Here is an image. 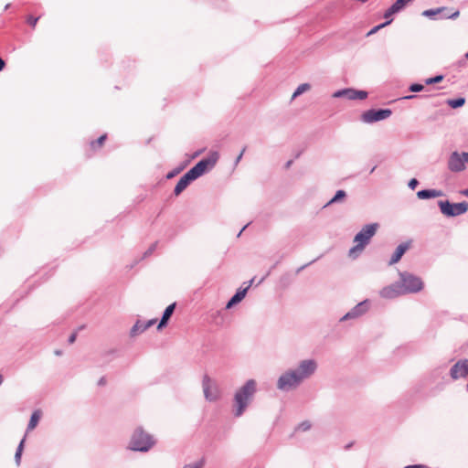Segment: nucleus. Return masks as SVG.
Wrapping results in <instances>:
<instances>
[{
	"mask_svg": "<svg viewBox=\"0 0 468 468\" xmlns=\"http://www.w3.org/2000/svg\"><path fill=\"white\" fill-rule=\"evenodd\" d=\"M311 89V85L309 83H303L297 87V89L294 90L292 99H295L296 97L300 96L303 92L309 90Z\"/></svg>",
	"mask_w": 468,
	"mask_h": 468,
	"instance_id": "25",
	"label": "nucleus"
},
{
	"mask_svg": "<svg viewBox=\"0 0 468 468\" xmlns=\"http://www.w3.org/2000/svg\"><path fill=\"white\" fill-rule=\"evenodd\" d=\"M465 103V99L463 97H459L455 99H449L447 101V104L452 109H457L463 106Z\"/></svg>",
	"mask_w": 468,
	"mask_h": 468,
	"instance_id": "24",
	"label": "nucleus"
},
{
	"mask_svg": "<svg viewBox=\"0 0 468 468\" xmlns=\"http://www.w3.org/2000/svg\"><path fill=\"white\" fill-rule=\"evenodd\" d=\"M202 388H203L205 399L207 401L212 402V401H216L218 399V398H219L218 388L216 385V383L213 382L212 379L207 375H205L203 377Z\"/></svg>",
	"mask_w": 468,
	"mask_h": 468,
	"instance_id": "10",
	"label": "nucleus"
},
{
	"mask_svg": "<svg viewBox=\"0 0 468 468\" xmlns=\"http://www.w3.org/2000/svg\"><path fill=\"white\" fill-rule=\"evenodd\" d=\"M459 11H455L453 13H450L447 7L441 6L438 8L427 9L422 12V16H426L431 20L450 18L455 19L459 16Z\"/></svg>",
	"mask_w": 468,
	"mask_h": 468,
	"instance_id": "9",
	"label": "nucleus"
},
{
	"mask_svg": "<svg viewBox=\"0 0 468 468\" xmlns=\"http://www.w3.org/2000/svg\"><path fill=\"white\" fill-rule=\"evenodd\" d=\"M346 197V193L345 190H337L335 196L325 204L324 207H328L332 204L340 202L344 200V198Z\"/></svg>",
	"mask_w": 468,
	"mask_h": 468,
	"instance_id": "22",
	"label": "nucleus"
},
{
	"mask_svg": "<svg viewBox=\"0 0 468 468\" xmlns=\"http://www.w3.org/2000/svg\"><path fill=\"white\" fill-rule=\"evenodd\" d=\"M317 368L318 363L315 359H303L295 368H290L279 377L276 388L283 392L296 389L304 380L314 375Z\"/></svg>",
	"mask_w": 468,
	"mask_h": 468,
	"instance_id": "1",
	"label": "nucleus"
},
{
	"mask_svg": "<svg viewBox=\"0 0 468 468\" xmlns=\"http://www.w3.org/2000/svg\"><path fill=\"white\" fill-rule=\"evenodd\" d=\"M5 62L3 58H0V71L5 68Z\"/></svg>",
	"mask_w": 468,
	"mask_h": 468,
	"instance_id": "44",
	"label": "nucleus"
},
{
	"mask_svg": "<svg viewBox=\"0 0 468 468\" xmlns=\"http://www.w3.org/2000/svg\"><path fill=\"white\" fill-rule=\"evenodd\" d=\"M460 64H461V65H464V64H465V61H464V60H463V61H461V62H460Z\"/></svg>",
	"mask_w": 468,
	"mask_h": 468,
	"instance_id": "56",
	"label": "nucleus"
},
{
	"mask_svg": "<svg viewBox=\"0 0 468 468\" xmlns=\"http://www.w3.org/2000/svg\"><path fill=\"white\" fill-rule=\"evenodd\" d=\"M402 9L396 4H392L384 13V18L387 20L391 19L390 17L399 12H400Z\"/></svg>",
	"mask_w": 468,
	"mask_h": 468,
	"instance_id": "23",
	"label": "nucleus"
},
{
	"mask_svg": "<svg viewBox=\"0 0 468 468\" xmlns=\"http://www.w3.org/2000/svg\"><path fill=\"white\" fill-rule=\"evenodd\" d=\"M39 419H40V411L39 410H35L32 413L31 417H30V420H29V422L27 424V431L34 430L37 427V423L39 421Z\"/></svg>",
	"mask_w": 468,
	"mask_h": 468,
	"instance_id": "21",
	"label": "nucleus"
},
{
	"mask_svg": "<svg viewBox=\"0 0 468 468\" xmlns=\"http://www.w3.org/2000/svg\"><path fill=\"white\" fill-rule=\"evenodd\" d=\"M24 443H25V438H23L21 440V441L19 442L16 452V454H15V461H16V464L20 463L21 455H22V452L24 449Z\"/></svg>",
	"mask_w": 468,
	"mask_h": 468,
	"instance_id": "27",
	"label": "nucleus"
},
{
	"mask_svg": "<svg viewBox=\"0 0 468 468\" xmlns=\"http://www.w3.org/2000/svg\"><path fill=\"white\" fill-rule=\"evenodd\" d=\"M441 196H443V192L437 189H422L417 192V197L420 199H429Z\"/></svg>",
	"mask_w": 468,
	"mask_h": 468,
	"instance_id": "19",
	"label": "nucleus"
},
{
	"mask_svg": "<svg viewBox=\"0 0 468 468\" xmlns=\"http://www.w3.org/2000/svg\"><path fill=\"white\" fill-rule=\"evenodd\" d=\"M176 303H173L169 304L164 311L162 318L157 325V330H161L162 328L165 327L170 317L172 316L175 309H176Z\"/></svg>",
	"mask_w": 468,
	"mask_h": 468,
	"instance_id": "18",
	"label": "nucleus"
},
{
	"mask_svg": "<svg viewBox=\"0 0 468 468\" xmlns=\"http://www.w3.org/2000/svg\"><path fill=\"white\" fill-rule=\"evenodd\" d=\"M253 282H254V278H253V279H251V280L249 282V283H248V285H247V286H249V288H250V287L252 285Z\"/></svg>",
	"mask_w": 468,
	"mask_h": 468,
	"instance_id": "50",
	"label": "nucleus"
},
{
	"mask_svg": "<svg viewBox=\"0 0 468 468\" xmlns=\"http://www.w3.org/2000/svg\"><path fill=\"white\" fill-rule=\"evenodd\" d=\"M410 246V242H403L400 243L395 250L394 253L392 254L388 265H393L400 261L404 253L409 250Z\"/></svg>",
	"mask_w": 468,
	"mask_h": 468,
	"instance_id": "16",
	"label": "nucleus"
},
{
	"mask_svg": "<svg viewBox=\"0 0 468 468\" xmlns=\"http://www.w3.org/2000/svg\"><path fill=\"white\" fill-rule=\"evenodd\" d=\"M310 428H311V423L309 421H303L302 423H300L298 425L296 430L306 431L310 430Z\"/></svg>",
	"mask_w": 468,
	"mask_h": 468,
	"instance_id": "34",
	"label": "nucleus"
},
{
	"mask_svg": "<svg viewBox=\"0 0 468 468\" xmlns=\"http://www.w3.org/2000/svg\"><path fill=\"white\" fill-rule=\"evenodd\" d=\"M413 0H396L395 3L403 10Z\"/></svg>",
	"mask_w": 468,
	"mask_h": 468,
	"instance_id": "36",
	"label": "nucleus"
},
{
	"mask_svg": "<svg viewBox=\"0 0 468 468\" xmlns=\"http://www.w3.org/2000/svg\"><path fill=\"white\" fill-rule=\"evenodd\" d=\"M379 295L385 299H393L399 295H403V292L401 291L399 282H396L388 286L382 288L379 292Z\"/></svg>",
	"mask_w": 468,
	"mask_h": 468,
	"instance_id": "13",
	"label": "nucleus"
},
{
	"mask_svg": "<svg viewBox=\"0 0 468 468\" xmlns=\"http://www.w3.org/2000/svg\"><path fill=\"white\" fill-rule=\"evenodd\" d=\"M157 242L153 243L148 250L144 253V258L150 256L156 249Z\"/></svg>",
	"mask_w": 468,
	"mask_h": 468,
	"instance_id": "35",
	"label": "nucleus"
},
{
	"mask_svg": "<svg viewBox=\"0 0 468 468\" xmlns=\"http://www.w3.org/2000/svg\"><path fill=\"white\" fill-rule=\"evenodd\" d=\"M105 383H106V378L104 377L101 378L100 380L98 381L99 386H102Z\"/></svg>",
	"mask_w": 468,
	"mask_h": 468,
	"instance_id": "43",
	"label": "nucleus"
},
{
	"mask_svg": "<svg viewBox=\"0 0 468 468\" xmlns=\"http://www.w3.org/2000/svg\"><path fill=\"white\" fill-rule=\"evenodd\" d=\"M443 75H436L432 78H429L425 80V83L427 85H431V84H435V83H439L441 82L442 80H443Z\"/></svg>",
	"mask_w": 468,
	"mask_h": 468,
	"instance_id": "30",
	"label": "nucleus"
},
{
	"mask_svg": "<svg viewBox=\"0 0 468 468\" xmlns=\"http://www.w3.org/2000/svg\"><path fill=\"white\" fill-rule=\"evenodd\" d=\"M106 138H107V135L102 134L96 141H92L90 143L91 148L95 149L96 147H101V145L103 144V142L106 140Z\"/></svg>",
	"mask_w": 468,
	"mask_h": 468,
	"instance_id": "28",
	"label": "nucleus"
},
{
	"mask_svg": "<svg viewBox=\"0 0 468 468\" xmlns=\"http://www.w3.org/2000/svg\"><path fill=\"white\" fill-rule=\"evenodd\" d=\"M205 465L204 459L196 461L195 463L186 464L183 468H203Z\"/></svg>",
	"mask_w": 468,
	"mask_h": 468,
	"instance_id": "29",
	"label": "nucleus"
},
{
	"mask_svg": "<svg viewBox=\"0 0 468 468\" xmlns=\"http://www.w3.org/2000/svg\"><path fill=\"white\" fill-rule=\"evenodd\" d=\"M10 7V4H6L5 6V10H7Z\"/></svg>",
	"mask_w": 468,
	"mask_h": 468,
	"instance_id": "51",
	"label": "nucleus"
},
{
	"mask_svg": "<svg viewBox=\"0 0 468 468\" xmlns=\"http://www.w3.org/2000/svg\"><path fill=\"white\" fill-rule=\"evenodd\" d=\"M418 185H419V181H418L416 178H412V179H410V180L409 181V183H408V186H409L410 189H412V190H414V189L417 187V186H418Z\"/></svg>",
	"mask_w": 468,
	"mask_h": 468,
	"instance_id": "38",
	"label": "nucleus"
},
{
	"mask_svg": "<svg viewBox=\"0 0 468 468\" xmlns=\"http://www.w3.org/2000/svg\"><path fill=\"white\" fill-rule=\"evenodd\" d=\"M423 89H424V86L422 84H420V83H412L409 87V90L411 92H420V91L423 90Z\"/></svg>",
	"mask_w": 468,
	"mask_h": 468,
	"instance_id": "32",
	"label": "nucleus"
},
{
	"mask_svg": "<svg viewBox=\"0 0 468 468\" xmlns=\"http://www.w3.org/2000/svg\"><path fill=\"white\" fill-rule=\"evenodd\" d=\"M378 228V223H371L365 225L361 229L354 238V242L356 243V245L349 250V257L356 259L361 254L365 247L369 243L371 238L376 234Z\"/></svg>",
	"mask_w": 468,
	"mask_h": 468,
	"instance_id": "3",
	"label": "nucleus"
},
{
	"mask_svg": "<svg viewBox=\"0 0 468 468\" xmlns=\"http://www.w3.org/2000/svg\"><path fill=\"white\" fill-rule=\"evenodd\" d=\"M376 169V166H373L372 169H370V174H372Z\"/></svg>",
	"mask_w": 468,
	"mask_h": 468,
	"instance_id": "52",
	"label": "nucleus"
},
{
	"mask_svg": "<svg viewBox=\"0 0 468 468\" xmlns=\"http://www.w3.org/2000/svg\"><path fill=\"white\" fill-rule=\"evenodd\" d=\"M183 169H184V166L175 168L174 170L170 171V172L166 175V178H167V179H171V178L175 177V176H176L177 174H179Z\"/></svg>",
	"mask_w": 468,
	"mask_h": 468,
	"instance_id": "33",
	"label": "nucleus"
},
{
	"mask_svg": "<svg viewBox=\"0 0 468 468\" xmlns=\"http://www.w3.org/2000/svg\"><path fill=\"white\" fill-rule=\"evenodd\" d=\"M399 282L403 294L417 293L420 292L424 287V283L421 278L410 272L399 271Z\"/></svg>",
	"mask_w": 468,
	"mask_h": 468,
	"instance_id": "5",
	"label": "nucleus"
},
{
	"mask_svg": "<svg viewBox=\"0 0 468 468\" xmlns=\"http://www.w3.org/2000/svg\"><path fill=\"white\" fill-rule=\"evenodd\" d=\"M463 195L468 197V188L467 189H464L463 192H462Z\"/></svg>",
	"mask_w": 468,
	"mask_h": 468,
	"instance_id": "49",
	"label": "nucleus"
},
{
	"mask_svg": "<svg viewBox=\"0 0 468 468\" xmlns=\"http://www.w3.org/2000/svg\"><path fill=\"white\" fill-rule=\"evenodd\" d=\"M248 290H249V286H246L245 288L238 289L237 292H235V294L227 303L226 308L230 309L235 304L241 302L243 300V298L246 296Z\"/></svg>",
	"mask_w": 468,
	"mask_h": 468,
	"instance_id": "17",
	"label": "nucleus"
},
{
	"mask_svg": "<svg viewBox=\"0 0 468 468\" xmlns=\"http://www.w3.org/2000/svg\"><path fill=\"white\" fill-rule=\"evenodd\" d=\"M367 96H368V93L366 90H358L350 88V94H349L348 100H350V101L365 100L367 98Z\"/></svg>",
	"mask_w": 468,
	"mask_h": 468,
	"instance_id": "20",
	"label": "nucleus"
},
{
	"mask_svg": "<svg viewBox=\"0 0 468 468\" xmlns=\"http://www.w3.org/2000/svg\"><path fill=\"white\" fill-rule=\"evenodd\" d=\"M316 260H317V259L313 260L312 261H310V262H308V263H306V264H304V265H303V266L299 267V268L297 269V271H296V273L301 272V271H302L303 270H304L307 266H309V265H311L312 263H314Z\"/></svg>",
	"mask_w": 468,
	"mask_h": 468,
	"instance_id": "40",
	"label": "nucleus"
},
{
	"mask_svg": "<svg viewBox=\"0 0 468 468\" xmlns=\"http://www.w3.org/2000/svg\"><path fill=\"white\" fill-rule=\"evenodd\" d=\"M2 382H3V377H2V375L0 374V385L2 384Z\"/></svg>",
	"mask_w": 468,
	"mask_h": 468,
	"instance_id": "55",
	"label": "nucleus"
},
{
	"mask_svg": "<svg viewBox=\"0 0 468 468\" xmlns=\"http://www.w3.org/2000/svg\"><path fill=\"white\" fill-rule=\"evenodd\" d=\"M249 226V224L245 225L241 229L240 231L238 233L237 237H239L241 235V233L245 230V229Z\"/></svg>",
	"mask_w": 468,
	"mask_h": 468,
	"instance_id": "45",
	"label": "nucleus"
},
{
	"mask_svg": "<svg viewBox=\"0 0 468 468\" xmlns=\"http://www.w3.org/2000/svg\"><path fill=\"white\" fill-rule=\"evenodd\" d=\"M349 94H350V88H346V89H342V90H338L336 91H335L332 95L333 98H346L348 99L349 97Z\"/></svg>",
	"mask_w": 468,
	"mask_h": 468,
	"instance_id": "26",
	"label": "nucleus"
},
{
	"mask_svg": "<svg viewBox=\"0 0 468 468\" xmlns=\"http://www.w3.org/2000/svg\"><path fill=\"white\" fill-rule=\"evenodd\" d=\"M55 354H56V355H58V356H59V355L61 354V352H60V351H58V350H57V351L55 352Z\"/></svg>",
	"mask_w": 468,
	"mask_h": 468,
	"instance_id": "54",
	"label": "nucleus"
},
{
	"mask_svg": "<svg viewBox=\"0 0 468 468\" xmlns=\"http://www.w3.org/2000/svg\"><path fill=\"white\" fill-rule=\"evenodd\" d=\"M265 278H266V276L262 277V278L261 279V281L259 282V283L262 282L264 281V279H265Z\"/></svg>",
	"mask_w": 468,
	"mask_h": 468,
	"instance_id": "53",
	"label": "nucleus"
},
{
	"mask_svg": "<svg viewBox=\"0 0 468 468\" xmlns=\"http://www.w3.org/2000/svg\"><path fill=\"white\" fill-rule=\"evenodd\" d=\"M200 151L198 152H196L193 155H192V158H196L197 156H198L200 154Z\"/></svg>",
	"mask_w": 468,
	"mask_h": 468,
	"instance_id": "48",
	"label": "nucleus"
},
{
	"mask_svg": "<svg viewBox=\"0 0 468 468\" xmlns=\"http://www.w3.org/2000/svg\"><path fill=\"white\" fill-rule=\"evenodd\" d=\"M438 207L441 214L447 218L458 217L468 211V203L466 201L451 203L449 200H439Z\"/></svg>",
	"mask_w": 468,
	"mask_h": 468,
	"instance_id": "6",
	"label": "nucleus"
},
{
	"mask_svg": "<svg viewBox=\"0 0 468 468\" xmlns=\"http://www.w3.org/2000/svg\"><path fill=\"white\" fill-rule=\"evenodd\" d=\"M246 149H247V147H246V146H244V147L242 148L241 152L239 153V154L237 156V158H236V160H235V165H238V164L240 162V160L242 159V156H243V154H244V153H245Z\"/></svg>",
	"mask_w": 468,
	"mask_h": 468,
	"instance_id": "39",
	"label": "nucleus"
},
{
	"mask_svg": "<svg viewBox=\"0 0 468 468\" xmlns=\"http://www.w3.org/2000/svg\"><path fill=\"white\" fill-rule=\"evenodd\" d=\"M462 154V157H463V163H468V153H465V152H463L461 153Z\"/></svg>",
	"mask_w": 468,
	"mask_h": 468,
	"instance_id": "42",
	"label": "nucleus"
},
{
	"mask_svg": "<svg viewBox=\"0 0 468 468\" xmlns=\"http://www.w3.org/2000/svg\"><path fill=\"white\" fill-rule=\"evenodd\" d=\"M156 323V319H150L147 322H143L141 320H137L136 323L133 325L130 330V336L135 337L138 335L144 333L149 327L154 325Z\"/></svg>",
	"mask_w": 468,
	"mask_h": 468,
	"instance_id": "14",
	"label": "nucleus"
},
{
	"mask_svg": "<svg viewBox=\"0 0 468 468\" xmlns=\"http://www.w3.org/2000/svg\"><path fill=\"white\" fill-rule=\"evenodd\" d=\"M369 301L364 300L354 306L349 312H347L340 321H346L351 319H356L366 314L368 310Z\"/></svg>",
	"mask_w": 468,
	"mask_h": 468,
	"instance_id": "11",
	"label": "nucleus"
},
{
	"mask_svg": "<svg viewBox=\"0 0 468 468\" xmlns=\"http://www.w3.org/2000/svg\"><path fill=\"white\" fill-rule=\"evenodd\" d=\"M76 337H77V332L72 333L68 339L69 344H73L76 340Z\"/></svg>",
	"mask_w": 468,
	"mask_h": 468,
	"instance_id": "41",
	"label": "nucleus"
},
{
	"mask_svg": "<svg viewBox=\"0 0 468 468\" xmlns=\"http://www.w3.org/2000/svg\"><path fill=\"white\" fill-rule=\"evenodd\" d=\"M257 391V382L254 379L247 380L244 385L238 388L233 398V414L240 417L252 401Z\"/></svg>",
	"mask_w": 468,
	"mask_h": 468,
	"instance_id": "2",
	"label": "nucleus"
},
{
	"mask_svg": "<svg viewBox=\"0 0 468 468\" xmlns=\"http://www.w3.org/2000/svg\"><path fill=\"white\" fill-rule=\"evenodd\" d=\"M416 96L415 95H408V96H405L404 99L406 100H411L413 98H415Z\"/></svg>",
	"mask_w": 468,
	"mask_h": 468,
	"instance_id": "47",
	"label": "nucleus"
},
{
	"mask_svg": "<svg viewBox=\"0 0 468 468\" xmlns=\"http://www.w3.org/2000/svg\"><path fill=\"white\" fill-rule=\"evenodd\" d=\"M154 444L153 437L145 432L143 428L134 430L129 443V449L136 452H148Z\"/></svg>",
	"mask_w": 468,
	"mask_h": 468,
	"instance_id": "4",
	"label": "nucleus"
},
{
	"mask_svg": "<svg viewBox=\"0 0 468 468\" xmlns=\"http://www.w3.org/2000/svg\"><path fill=\"white\" fill-rule=\"evenodd\" d=\"M38 18H39V17H35V16H29L27 17V23H28L32 27H36V25H37V21H38Z\"/></svg>",
	"mask_w": 468,
	"mask_h": 468,
	"instance_id": "37",
	"label": "nucleus"
},
{
	"mask_svg": "<svg viewBox=\"0 0 468 468\" xmlns=\"http://www.w3.org/2000/svg\"><path fill=\"white\" fill-rule=\"evenodd\" d=\"M194 177L187 171L177 182L174 189V194L179 196L194 181Z\"/></svg>",
	"mask_w": 468,
	"mask_h": 468,
	"instance_id": "15",
	"label": "nucleus"
},
{
	"mask_svg": "<svg viewBox=\"0 0 468 468\" xmlns=\"http://www.w3.org/2000/svg\"><path fill=\"white\" fill-rule=\"evenodd\" d=\"M292 164V160H289L286 164H285V168H289Z\"/></svg>",
	"mask_w": 468,
	"mask_h": 468,
	"instance_id": "46",
	"label": "nucleus"
},
{
	"mask_svg": "<svg viewBox=\"0 0 468 468\" xmlns=\"http://www.w3.org/2000/svg\"><path fill=\"white\" fill-rule=\"evenodd\" d=\"M218 152H213L207 158H204L200 160L198 163H197L192 168L188 170V172L196 180L203 174H205L208 168H213L216 163L218 162Z\"/></svg>",
	"mask_w": 468,
	"mask_h": 468,
	"instance_id": "7",
	"label": "nucleus"
},
{
	"mask_svg": "<svg viewBox=\"0 0 468 468\" xmlns=\"http://www.w3.org/2000/svg\"><path fill=\"white\" fill-rule=\"evenodd\" d=\"M391 114L390 109H370L361 114L360 120L364 123H374L389 118Z\"/></svg>",
	"mask_w": 468,
	"mask_h": 468,
	"instance_id": "8",
	"label": "nucleus"
},
{
	"mask_svg": "<svg viewBox=\"0 0 468 468\" xmlns=\"http://www.w3.org/2000/svg\"><path fill=\"white\" fill-rule=\"evenodd\" d=\"M392 22V19H389V20H387L386 22L378 25V26H376L374 27L369 32L367 35H372V34H375L376 32H378L380 28L389 25L390 23Z\"/></svg>",
	"mask_w": 468,
	"mask_h": 468,
	"instance_id": "31",
	"label": "nucleus"
},
{
	"mask_svg": "<svg viewBox=\"0 0 468 468\" xmlns=\"http://www.w3.org/2000/svg\"><path fill=\"white\" fill-rule=\"evenodd\" d=\"M447 167L453 173H460L465 169L462 154L459 152L454 151L450 154L447 161Z\"/></svg>",
	"mask_w": 468,
	"mask_h": 468,
	"instance_id": "12",
	"label": "nucleus"
},
{
	"mask_svg": "<svg viewBox=\"0 0 468 468\" xmlns=\"http://www.w3.org/2000/svg\"><path fill=\"white\" fill-rule=\"evenodd\" d=\"M465 59H468V52L465 54Z\"/></svg>",
	"mask_w": 468,
	"mask_h": 468,
	"instance_id": "57",
	"label": "nucleus"
}]
</instances>
